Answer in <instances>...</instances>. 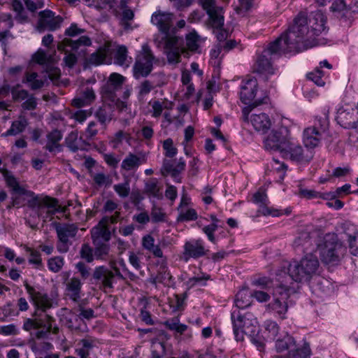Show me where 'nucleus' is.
<instances>
[{
	"mask_svg": "<svg viewBox=\"0 0 358 358\" xmlns=\"http://www.w3.org/2000/svg\"><path fill=\"white\" fill-rule=\"evenodd\" d=\"M264 147L268 150L278 151L285 159L297 162H308L313 157L310 150H303L299 143L291 136L286 127L273 129L264 141Z\"/></svg>",
	"mask_w": 358,
	"mask_h": 358,
	"instance_id": "3",
	"label": "nucleus"
},
{
	"mask_svg": "<svg viewBox=\"0 0 358 358\" xmlns=\"http://www.w3.org/2000/svg\"><path fill=\"white\" fill-rule=\"evenodd\" d=\"M3 177L6 185L9 187L12 188L14 192L25 196H31L34 194V192L27 190L24 187H21L17 179L9 171L5 170L3 172Z\"/></svg>",
	"mask_w": 358,
	"mask_h": 358,
	"instance_id": "27",
	"label": "nucleus"
},
{
	"mask_svg": "<svg viewBox=\"0 0 358 358\" xmlns=\"http://www.w3.org/2000/svg\"><path fill=\"white\" fill-rule=\"evenodd\" d=\"M95 99V93L92 88L87 87L81 90L80 94L72 100V104L81 108L90 104Z\"/></svg>",
	"mask_w": 358,
	"mask_h": 358,
	"instance_id": "25",
	"label": "nucleus"
},
{
	"mask_svg": "<svg viewBox=\"0 0 358 358\" xmlns=\"http://www.w3.org/2000/svg\"><path fill=\"white\" fill-rule=\"evenodd\" d=\"M321 261L325 264H338L347 252V248L334 233L326 234L317 243Z\"/></svg>",
	"mask_w": 358,
	"mask_h": 358,
	"instance_id": "6",
	"label": "nucleus"
},
{
	"mask_svg": "<svg viewBox=\"0 0 358 358\" xmlns=\"http://www.w3.org/2000/svg\"><path fill=\"white\" fill-rule=\"evenodd\" d=\"M92 45V41L87 36H81L76 40L66 38L57 44V49L59 51H68L70 48L72 51H77L80 47H89Z\"/></svg>",
	"mask_w": 358,
	"mask_h": 358,
	"instance_id": "19",
	"label": "nucleus"
},
{
	"mask_svg": "<svg viewBox=\"0 0 358 358\" xmlns=\"http://www.w3.org/2000/svg\"><path fill=\"white\" fill-rule=\"evenodd\" d=\"M312 237L310 234L303 231L295 238L294 245L295 248L302 247L303 252H308L311 250L310 246L312 245Z\"/></svg>",
	"mask_w": 358,
	"mask_h": 358,
	"instance_id": "40",
	"label": "nucleus"
},
{
	"mask_svg": "<svg viewBox=\"0 0 358 358\" xmlns=\"http://www.w3.org/2000/svg\"><path fill=\"white\" fill-rule=\"evenodd\" d=\"M95 117L102 126V129H105L106 124L108 123L112 119L111 115L108 113L106 109L103 108H99L96 110Z\"/></svg>",
	"mask_w": 358,
	"mask_h": 358,
	"instance_id": "56",
	"label": "nucleus"
},
{
	"mask_svg": "<svg viewBox=\"0 0 358 358\" xmlns=\"http://www.w3.org/2000/svg\"><path fill=\"white\" fill-rule=\"evenodd\" d=\"M251 295L248 290L243 289L237 292L235 298V308L238 309H245L250 306Z\"/></svg>",
	"mask_w": 358,
	"mask_h": 358,
	"instance_id": "36",
	"label": "nucleus"
},
{
	"mask_svg": "<svg viewBox=\"0 0 358 358\" xmlns=\"http://www.w3.org/2000/svg\"><path fill=\"white\" fill-rule=\"evenodd\" d=\"M126 78L117 73H112L101 88L102 96L108 101H115L123 90Z\"/></svg>",
	"mask_w": 358,
	"mask_h": 358,
	"instance_id": "14",
	"label": "nucleus"
},
{
	"mask_svg": "<svg viewBox=\"0 0 358 358\" xmlns=\"http://www.w3.org/2000/svg\"><path fill=\"white\" fill-rule=\"evenodd\" d=\"M310 355V345L308 343H304L301 348L290 350L286 358H308Z\"/></svg>",
	"mask_w": 358,
	"mask_h": 358,
	"instance_id": "45",
	"label": "nucleus"
},
{
	"mask_svg": "<svg viewBox=\"0 0 358 358\" xmlns=\"http://www.w3.org/2000/svg\"><path fill=\"white\" fill-rule=\"evenodd\" d=\"M64 264V258L62 257H55L48 260V268L55 273L59 272L63 267Z\"/></svg>",
	"mask_w": 358,
	"mask_h": 358,
	"instance_id": "60",
	"label": "nucleus"
},
{
	"mask_svg": "<svg viewBox=\"0 0 358 358\" xmlns=\"http://www.w3.org/2000/svg\"><path fill=\"white\" fill-rule=\"evenodd\" d=\"M199 1L208 14L209 22L213 27H220L224 25L223 8L216 4V0H199Z\"/></svg>",
	"mask_w": 358,
	"mask_h": 358,
	"instance_id": "16",
	"label": "nucleus"
},
{
	"mask_svg": "<svg viewBox=\"0 0 358 358\" xmlns=\"http://www.w3.org/2000/svg\"><path fill=\"white\" fill-rule=\"evenodd\" d=\"M280 276L281 274H277V280L279 284L274 289V299L268 304V308L274 315L284 320L286 318V313L288 310L287 301L291 294L296 292L299 287L287 285L283 280H281Z\"/></svg>",
	"mask_w": 358,
	"mask_h": 358,
	"instance_id": "8",
	"label": "nucleus"
},
{
	"mask_svg": "<svg viewBox=\"0 0 358 358\" xmlns=\"http://www.w3.org/2000/svg\"><path fill=\"white\" fill-rule=\"evenodd\" d=\"M31 199L28 201V205L31 208H36V210H39L44 206H49L48 204V201L50 200V196H45L44 197H40L38 195H36L34 192V194L31 196H28ZM50 206H53L50 205Z\"/></svg>",
	"mask_w": 358,
	"mask_h": 358,
	"instance_id": "43",
	"label": "nucleus"
},
{
	"mask_svg": "<svg viewBox=\"0 0 358 358\" xmlns=\"http://www.w3.org/2000/svg\"><path fill=\"white\" fill-rule=\"evenodd\" d=\"M27 125V121L26 119L22 118L16 121H14L10 127L6 131V133L3 134L2 136H15L22 132Z\"/></svg>",
	"mask_w": 358,
	"mask_h": 358,
	"instance_id": "42",
	"label": "nucleus"
},
{
	"mask_svg": "<svg viewBox=\"0 0 358 358\" xmlns=\"http://www.w3.org/2000/svg\"><path fill=\"white\" fill-rule=\"evenodd\" d=\"M151 22L156 26L162 34L156 38H164V36H177L175 34L176 28L173 27V14L169 12H164L157 10L151 16Z\"/></svg>",
	"mask_w": 358,
	"mask_h": 358,
	"instance_id": "12",
	"label": "nucleus"
},
{
	"mask_svg": "<svg viewBox=\"0 0 358 358\" xmlns=\"http://www.w3.org/2000/svg\"><path fill=\"white\" fill-rule=\"evenodd\" d=\"M351 169L349 166L345 167H337L334 169L331 174H329L327 178H320V182L324 183L325 182L331 180L333 178H341L347 176L350 173Z\"/></svg>",
	"mask_w": 358,
	"mask_h": 358,
	"instance_id": "51",
	"label": "nucleus"
},
{
	"mask_svg": "<svg viewBox=\"0 0 358 358\" xmlns=\"http://www.w3.org/2000/svg\"><path fill=\"white\" fill-rule=\"evenodd\" d=\"M252 201L259 206V208H262V206H267L268 204V200L266 192L262 189L258 190L254 194L252 197Z\"/></svg>",
	"mask_w": 358,
	"mask_h": 358,
	"instance_id": "63",
	"label": "nucleus"
},
{
	"mask_svg": "<svg viewBox=\"0 0 358 358\" xmlns=\"http://www.w3.org/2000/svg\"><path fill=\"white\" fill-rule=\"evenodd\" d=\"M106 57L107 51L106 48H100L86 59V63L93 66L101 65L105 62Z\"/></svg>",
	"mask_w": 358,
	"mask_h": 358,
	"instance_id": "39",
	"label": "nucleus"
},
{
	"mask_svg": "<svg viewBox=\"0 0 358 358\" xmlns=\"http://www.w3.org/2000/svg\"><path fill=\"white\" fill-rule=\"evenodd\" d=\"M142 246L146 250L152 253L155 257L163 258V252L159 245H155V239L151 235L143 237Z\"/></svg>",
	"mask_w": 358,
	"mask_h": 358,
	"instance_id": "34",
	"label": "nucleus"
},
{
	"mask_svg": "<svg viewBox=\"0 0 358 358\" xmlns=\"http://www.w3.org/2000/svg\"><path fill=\"white\" fill-rule=\"evenodd\" d=\"M294 52L292 48H289V44L282 34L274 41L270 43L257 57L253 65L254 72L264 75L267 78L268 75H273L275 73V68L273 62L274 59L282 54Z\"/></svg>",
	"mask_w": 358,
	"mask_h": 358,
	"instance_id": "5",
	"label": "nucleus"
},
{
	"mask_svg": "<svg viewBox=\"0 0 358 358\" xmlns=\"http://www.w3.org/2000/svg\"><path fill=\"white\" fill-rule=\"evenodd\" d=\"M174 166L175 162L171 159H164L161 168L162 175L166 176L169 174H171L172 177H174Z\"/></svg>",
	"mask_w": 358,
	"mask_h": 358,
	"instance_id": "64",
	"label": "nucleus"
},
{
	"mask_svg": "<svg viewBox=\"0 0 358 358\" xmlns=\"http://www.w3.org/2000/svg\"><path fill=\"white\" fill-rule=\"evenodd\" d=\"M115 63L119 66L128 67L131 58L128 57L127 48L124 45H119L114 53Z\"/></svg>",
	"mask_w": 358,
	"mask_h": 358,
	"instance_id": "35",
	"label": "nucleus"
},
{
	"mask_svg": "<svg viewBox=\"0 0 358 358\" xmlns=\"http://www.w3.org/2000/svg\"><path fill=\"white\" fill-rule=\"evenodd\" d=\"M348 243L349 251L351 255L358 257V231L353 234H349L344 231Z\"/></svg>",
	"mask_w": 358,
	"mask_h": 358,
	"instance_id": "46",
	"label": "nucleus"
},
{
	"mask_svg": "<svg viewBox=\"0 0 358 358\" xmlns=\"http://www.w3.org/2000/svg\"><path fill=\"white\" fill-rule=\"evenodd\" d=\"M250 122L255 129L259 131L266 132L271 127V120L264 113L252 114Z\"/></svg>",
	"mask_w": 358,
	"mask_h": 358,
	"instance_id": "26",
	"label": "nucleus"
},
{
	"mask_svg": "<svg viewBox=\"0 0 358 358\" xmlns=\"http://www.w3.org/2000/svg\"><path fill=\"white\" fill-rule=\"evenodd\" d=\"M48 204L52 205L53 206H44L39 210H36L38 217L41 218L44 222L51 220L53 215L60 211L58 206V201L56 199L50 197V200L48 201Z\"/></svg>",
	"mask_w": 358,
	"mask_h": 358,
	"instance_id": "24",
	"label": "nucleus"
},
{
	"mask_svg": "<svg viewBox=\"0 0 358 358\" xmlns=\"http://www.w3.org/2000/svg\"><path fill=\"white\" fill-rule=\"evenodd\" d=\"M66 146L75 152L78 150H84L86 145L82 138H78L77 131H71L65 138Z\"/></svg>",
	"mask_w": 358,
	"mask_h": 358,
	"instance_id": "30",
	"label": "nucleus"
},
{
	"mask_svg": "<svg viewBox=\"0 0 358 358\" xmlns=\"http://www.w3.org/2000/svg\"><path fill=\"white\" fill-rule=\"evenodd\" d=\"M210 279V275L200 271L193 277L189 278L188 280L184 282V284L186 286L187 289L189 290L194 287L206 286L207 282Z\"/></svg>",
	"mask_w": 358,
	"mask_h": 358,
	"instance_id": "29",
	"label": "nucleus"
},
{
	"mask_svg": "<svg viewBox=\"0 0 358 358\" xmlns=\"http://www.w3.org/2000/svg\"><path fill=\"white\" fill-rule=\"evenodd\" d=\"M94 257L99 259H106L108 256L110 247L108 242L99 243V244H94Z\"/></svg>",
	"mask_w": 358,
	"mask_h": 358,
	"instance_id": "47",
	"label": "nucleus"
},
{
	"mask_svg": "<svg viewBox=\"0 0 358 358\" xmlns=\"http://www.w3.org/2000/svg\"><path fill=\"white\" fill-rule=\"evenodd\" d=\"M91 234L94 244L108 242L110 238V231L104 227H94L92 229Z\"/></svg>",
	"mask_w": 358,
	"mask_h": 358,
	"instance_id": "37",
	"label": "nucleus"
},
{
	"mask_svg": "<svg viewBox=\"0 0 358 358\" xmlns=\"http://www.w3.org/2000/svg\"><path fill=\"white\" fill-rule=\"evenodd\" d=\"M162 187L157 178H152L145 181L144 187V193L149 197H153L157 199L162 198Z\"/></svg>",
	"mask_w": 358,
	"mask_h": 358,
	"instance_id": "28",
	"label": "nucleus"
},
{
	"mask_svg": "<svg viewBox=\"0 0 358 358\" xmlns=\"http://www.w3.org/2000/svg\"><path fill=\"white\" fill-rule=\"evenodd\" d=\"M63 138L62 133L58 129H53L47 134V143L45 149L50 152H59L62 150L60 141Z\"/></svg>",
	"mask_w": 358,
	"mask_h": 358,
	"instance_id": "23",
	"label": "nucleus"
},
{
	"mask_svg": "<svg viewBox=\"0 0 358 358\" xmlns=\"http://www.w3.org/2000/svg\"><path fill=\"white\" fill-rule=\"evenodd\" d=\"M26 251L29 253V263L36 268H41L43 264L40 252L30 248H27Z\"/></svg>",
	"mask_w": 358,
	"mask_h": 358,
	"instance_id": "50",
	"label": "nucleus"
},
{
	"mask_svg": "<svg viewBox=\"0 0 358 358\" xmlns=\"http://www.w3.org/2000/svg\"><path fill=\"white\" fill-rule=\"evenodd\" d=\"M115 273L104 266H98L95 268L93 273V278L101 282L106 288H112L114 281Z\"/></svg>",
	"mask_w": 358,
	"mask_h": 358,
	"instance_id": "21",
	"label": "nucleus"
},
{
	"mask_svg": "<svg viewBox=\"0 0 358 358\" xmlns=\"http://www.w3.org/2000/svg\"><path fill=\"white\" fill-rule=\"evenodd\" d=\"M27 293L35 306V311L32 318H27L24 321L23 329L27 331L38 330L36 332L37 338H45L52 330L55 319L46 313L47 310L52 306V299L44 291L36 290L28 284L25 285Z\"/></svg>",
	"mask_w": 358,
	"mask_h": 358,
	"instance_id": "2",
	"label": "nucleus"
},
{
	"mask_svg": "<svg viewBox=\"0 0 358 358\" xmlns=\"http://www.w3.org/2000/svg\"><path fill=\"white\" fill-rule=\"evenodd\" d=\"M62 311L63 313L61 315V322L70 329H78L76 324L79 321V316L67 308H63Z\"/></svg>",
	"mask_w": 358,
	"mask_h": 358,
	"instance_id": "33",
	"label": "nucleus"
},
{
	"mask_svg": "<svg viewBox=\"0 0 358 358\" xmlns=\"http://www.w3.org/2000/svg\"><path fill=\"white\" fill-rule=\"evenodd\" d=\"M155 59L152 50L148 44H143L141 50L136 57L134 66V76L136 78L148 76L153 68V62Z\"/></svg>",
	"mask_w": 358,
	"mask_h": 358,
	"instance_id": "11",
	"label": "nucleus"
},
{
	"mask_svg": "<svg viewBox=\"0 0 358 358\" xmlns=\"http://www.w3.org/2000/svg\"><path fill=\"white\" fill-rule=\"evenodd\" d=\"M96 339L92 336H86L77 343L76 354L80 357H89L90 351L96 346Z\"/></svg>",
	"mask_w": 358,
	"mask_h": 358,
	"instance_id": "22",
	"label": "nucleus"
},
{
	"mask_svg": "<svg viewBox=\"0 0 358 358\" xmlns=\"http://www.w3.org/2000/svg\"><path fill=\"white\" fill-rule=\"evenodd\" d=\"M80 257L87 262H92L94 260V252L87 243L82 245L80 250Z\"/></svg>",
	"mask_w": 358,
	"mask_h": 358,
	"instance_id": "62",
	"label": "nucleus"
},
{
	"mask_svg": "<svg viewBox=\"0 0 358 358\" xmlns=\"http://www.w3.org/2000/svg\"><path fill=\"white\" fill-rule=\"evenodd\" d=\"M155 43L157 47H162L165 50L169 64L179 63L181 55L188 54L184 47V41L182 37L166 36L161 38H155Z\"/></svg>",
	"mask_w": 358,
	"mask_h": 358,
	"instance_id": "9",
	"label": "nucleus"
},
{
	"mask_svg": "<svg viewBox=\"0 0 358 358\" xmlns=\"http://www.w3.org/2000/svg\"><path fill=\"white\" fill-rule=\"evenodd\" d=\"M186 45L189 50L196 51L199 48V36L196 31L187 34L185 37Z\"/></svg>",
	"mask_w": 358,
	"mask_h": 358,
	"instance_id": "49",
	"label": "nucleus"
},
{
	"mask_svg": "<svg viewBox=\"0 0 358 358\" xmlns=\"http://www.w3.org/2000/svg\"><path fill=\"white\" fill-rule=\"evenodd\" d=\"M328 125L329 121L327 116L316 117L313 125L303 130V142L307 150H310L318 146Z\"/></svg>",
	"mask_w": 358,
	"mask_h": 358,
	"instance_id": "10",
	"label": "nucleus"
},
{
	"mask_svg": "<svg viewBox=\"0 0 358 358\" xmlns=\"http://www.w3.org/2000/svg\"><path fill=\"white\" fill-rule=\"evenodd\" d=\"M82 282L78 278L73 277L66 283V289L70 298L73 301H78L80 298Z\"/></svg>",
	"mask_w": 358,
	"mask_h": 358,
	"instance_id": "32",
	"label": "nucleus"
},
{
	"mask_svg": "<svg viewBox=\"0 0 358 358\" xmlns=\"http://www.w3.org/2000/svg\"><path fill=\"white\" fill-rule=\"evenodd\" d=\"M323 76L324 72L319 67L307 74V78L319 87H322L325 84Z\"/></svg>",
	"mask_w": 358,
	"mask_h": 358,
	"instance_id": "53",
	"label": "nucleus"
},
{
	"mask_svg": "<svg viewBox=\"0 0 358 358\" xmlns=\"http://www.w3.org/2000/svg\"><path fill=\"white\" fill-rule=\"evenodd\" d=\"M198 217L196 211L193 208H187L184 210L181 208L177 220L178 222H187L196 220Z\"/></svg>",
	"mask_w": 358,
	"mask_h": 358,
	"instance_id": "48",
	"label": "nucleus"
},
{
	"mask_svg": "<svg viewBox=\"0 0 358 358\" xmlns=\"http://www.w3.org/2000/svg\"><path fill=\"white\" fill-rule=\"evenodd\" d=\"M326 20L321 13H316L314 17L309 20L305 14L300 13L294 20V24L283 33L282 35L286 42L289 44V48H292L295 52H299L308 48L318 45H324L326 43L317 39L320 34L325 31Z\"/></svg>",
	"mask_w": 358,
	"mask_h": 358,
	"instance_id": "1",
	"label": "nucleus"
},
{
	"mask_svg": "<svg viewBox=\"0 0 358 358\" xmlns=\"http://www.w3.org/2000/svg\"><path fill=\"white\" fill-rule=\"evenodd\" d=\"M94 183L99 186H110L112 183V179L108 175H106L103 173H95L92 176Z\"/></svg>",
	"mask_w": 358,
	"mask_h": 358,
	"instance_id": "57",
	"label": "nucleus"
},
{
	"mask_svg": "<svg viewBox=\"0 0 358 358\" xmlns=\"http://www.w3.org/2000/svg\"><path fill=\"white\" fill-rule=\"evenodd\" d=\"M266 331L268 333V338L271 340H276L280 334L284 332H280V327L276 322L267 320L264 323Z\"/></svg>",
	"mask_w": 358,
	"mask_h": 358,
	"instance_id": "41",
	"label": "nucleus"
},
{
	"mask_svg": "<svg viewBox=\"0 0 358 358\" xmlns=\"http://www.w3.org/2000/svg\"><path fill=\"white\" fill-rule=\"evenodd\" d=\"M37 78V73L27 72L25 78L23 79L22 82L29 83L30 88L33 90H39L43 87L44 80L38 79Z\"/></svg>",
	"mask_w": 358,
	"mask_h": 358,
	"instance_id": "44",
	"label": "nucleus"
},
{
	"mask_svg": "<svg viewBox=\"0 0 358 358\" xmlns=\"http://www.w3.org/2000/svg\"><path fill=\"white\" fill-rule=\"evenodd\" d=\"M231 320L234 338L238 342L244 341L245 335H255L259 332L257 317L245 309L233 308Z\"/></svg>",
	"mask_w": 358,
	"mask_h": 358,
	"instance_id": "7",
	"label": "nucleus"
},
{
	"mask_svg": "<svg viewBox=\"0 0 358 358\" xmlns=\"http://www.w3.org/2000/svg\"><path fill=\"white\" fill-rule=\"evenodd\" d=\"M17 85L11 88V94L14 101L20 102L25 100L29 96V92L25 90H20Z\"/></svg>",
	"mask_w": 358,
	"mask_h": 358,
	"instance_id": "59",
	"label": "nucleus"
},
{
	"mask_svg": "<svg viewBox=\"0 0 358 358\" xmlns=\"http://www.w3.org/2000/svg\"><path fill=\"white\" fill-rule=\"evenodd\" d=\"M145 162L146 157L144 154L129 152L121 163V169L125 171H135Z\"/></svg>",
	"mask_w": 358,
	"mask_h": 358,
	"instance_id": "20",
	"label": "nucleus"
},
{
	"mask_svg": "<svg viewBox=\"0 0 358 358\" xmlns=\"http://www.w3.org/2000/svg\"><path fill=\"white\" fill-rule=\"evenodd\" d=\"M55 225L58 238L57 249L60 253H66L69 251V247L72 244L70 239L76 236L78 228L74 224H61L55 223Z\"/></svg>",
	"mask_w": 358,
	"mask_h": 358,
	"instance_id": "13",
	"label": "nucleus"
},
{
	"mask_svg": "<svg viewBox=\"0 0 358 358\" xmlns=\"http://www.w3.org/2000/svg\"><path fill=\"white\" fill-rule=\"evenodd\" d=\"M162 148L164 151V155L166 157L172 158L178 153V149L174 146L173 141L171 138L162 142Z\"/></svg>",
	"mask_w": 358,
	"mask_h": 358,
	"instance_id": "55",
	"label": "nucleus"
},
{
	"mask_svg": "<svg viewBox=\"0 0 358 358\" xmlns=\"http://www.w3.org/2000/svg\"><path fill=\"white\" fill-rule=\"evenodd\" d=\"M208 250L205 247V243L201 238L191 239L185 243L181 260L187 262L190 259H197L206 256Z\"/></svg>",
	"mask_w": 358,
	"mask_h": 358,
	"instance_id": "15",
	"label": "nucleus"
},
{
	"mask_svg": "<svg viewBox=\"0 0 358 358\" xmlns=\"http://www.w3.org/2000/svg\"><path fill=\"white\" fill-rule=\"evenodd\" d=\"M13 10L16 13L15 18L20 22L27 20V17L25 15L22 2L20 0H11Z\"/></svg>",
	"mask_w": 358,
	"mask_h": 358,
	"instance_id": "54",
	"label": "nucleus"
},
{
	"mask_svg": "<svg viewBox=\"0 0 358 358\" xmlns=\"http://www.w3.org/2000/svg\"><path fill=\"white\" fill-rule=\"evenodd\" d=\"M166 214L162 208L153 204L151 209V219L152 222H162L165 221Z\"/></svg>",
	"mask_w": 358,
	"mask_h": 358,
	"instance_id": "61",
	"label": "nucleus"
},
{
	"mask_svg": "<svg viewBox=\"0 0 358 358\" xmlns=\"http://www.w3.org/2000/svg\"><path fill=\"white\" fill-rule=\"evenodd\" d=\"M257 86L258 83L255 78H250L242 81L240 87V99L243 103L250 104L254 101Z\"/></svg>",
	"mask_w": 358,
	"mask_h": 358,
	"instance_id": "18",
	"label": "nucleus"
},
{
	"mask_svg": "<svg viewBox=\"0 0 358 358\" xmlns=\"http://www.w3.org/2000/svg\"><path fill=\"white\" fill-rule=\"evenodd\" d=\"M295 345L294 338L286 332L280 334L276 339L275 349L278 352H282L287 350L289 351L292 348H295Z\"/></svg>",
	"mask_w": 358,
	"mask_h": 358,
	"instance_id": "31",
	"label": "nucleus"
},
{
	"mask_svg": "<svg viewBox=\"0 0 358 358\" xmlns=\"http://www.w3.org/2000/svg\"><path fill=\"white\" fill-rule=\"evenodd\" d=\"M113 189L121 198H126L130 194V185L128 180L122 183H118L113 186Z\"/></svg>",
	"mask_w": 358,
	"mask_h": 358,
	"instance_id": "58",
	"label": "nucleus"
},
{
	"mask_svg": "<svg viewBox=\"0 0 358 358\" xmlns=\"http://www.w3.org/2000/svg\"><path fill=\"white\" fill-rule=\"evenodd\" d=\"M286 264L284 270L279 271L277 274H281V280L287 285L299 287L297 282H308L316 274L320 266L317 257L310 252L300 262L294 261Z\"/></svg>",
	"mask_w": 358,
	"mask_h": 358,
	"instance_id": "4",
	"label": "nucleus"
},
{
	"mask_svg": "<svg viewBox=\"0 0 358 358\" xmlns=\"http://www.w3.org/2000/svg\"><path fill=\"white\" fill-rule=\"evenodd\" d=\"M121 8H123L122 15V21L123 22V25L125 29H127L129 27V21H131L134 17V13L132 10L127 8V2L126 1H121L120 2Z\"/></svg>",
	"mask_w": 358,
	"mask_h": 358,
	"instance_id": "52",
	"label": "nucleus"
},
{
	"mask_svg": "<svg viewBox=\"0 0 358 358\" xmlns=\"http://www.w3.org/2000/svg\"><path fill=\"white\" fill-rule=\"evenodd\" d=\"M13 26L10 16L6 18H0V42L6 46V39L11 35L9 29Z\"/></svg>",
	"mask_w": 358,
	"mask_h": 358,
	"instance_id": "38",
	"label": "nucleus"
},
{
	"mask_svg": "<svg viewBox=\"0 0 358 358\" xmlns=\"http://www.w3.org/2000/svg\"><path fill=\"white\" fill-rule=\"evenodd\" d=\"M39 16L38 30L40 32L45 30L55 31L60 27L62 22L61 17L55 16V13L50 10L41 11Z\"/></svg>",
	"mask_w": 358,
	"mask_h": 358,
	"instance_id": "17",
	"label": "nucleus"
}]
</instances>
